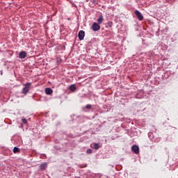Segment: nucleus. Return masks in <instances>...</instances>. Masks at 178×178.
Returning <instances> with one entry per match:
<instances>
[{"mask_svg":"<svg viewBox=\"0 0 178 178\" xmlns=\"http://www.w3.org/2000/svg\"><path fill=\"white\" fill-rule=\"evenodd\" d=\"M30 86H31V83H26L24 85V87L22 89V94H24V95H27V92L30 91Z\"/></svg>","mask_w":178,"mask_h":178,"instance_id":"f257e3e1","label":"nucleus"},{"mask_svg":"<svg viewBox=\"0 0 178 178\" xmlns=\"http://www.w3.org/2000/svg\"><path fill=\"white\" fill-rule=\"evenodd\" d=\"M134 13L140 22L144 20V16H143V14L138 10H135Z\"/></svg>","mask_w":178,"mask_h":178,"instance_id":"f03ea898","label":"nucleus"},{"mask_svg":"<svg viewBox=\"0 0 178 178\" xmlns=\"http://www.w3.org/2000/svg\"><path fill=\"white\" fill-rule=\"evenodd\" d=\"M92 29L93 31H99L101 30V26L97 22H94L92 25Z\"/></svg>","mask_w":178,"mask_h":178,"instance_id":"7ed1b4c3","label":"nucleus"},{"mask_svg":"<svg viewBox=\"0 0 178 178\" xmlns=\"http://www.w3.org/2000/svg\"><path fill=\"white\" fill-rule=\"evenodd\" d=\"M78 37L79 38V41H83V40H84V37H86V32H84V31H79L78 33Z\"/></svg>","mask_w":178,"mask_h":178,"instance_id":"20e7f679","label":"nucleus"},{"mask_svg":"<svg viewBox=\"0 0 178 178\" xmlns=\"http://www.w3.org/2000/svg\"><path fill=\"white\" fill-rule=\"evenodd\" d=\"M131 149L133 152H134V154H140V147H138V145H134L131 147Z\"/></svg>","mask_w":178,"mask_h":178,"instance_id":"39448f33","label":"nucleus"},{"mask_svg":"<svg viewBox=\"0 0 178 178\" xmlns=\"http://www.w3.org/2000/svg\"><path fill=\"white\" fill-rule=\"evenodd\" d=\"M27 56V53L26 51H21L19 54V59H24L26 58V57Z\"/></svg>","mask_w":178,"mask_h":178,"instance_id":"423d86ee","label":"nucleus"},{"mask_svg":"<svg viewBox=\"0 0 178 178\" xmlns=\"http://www.w3.org/2000/svg\"><path fill=\"white\" fill-rule=\"evenodd\" d=\"M77 90V88L76 87L75 84L70 85L69 86V90L72 91V92H74Z\"/></svg>","mask_w":178,"mask_h":178,"instance_id":"0eeeda50","label":"nucleus"},{"mask_svg":"<svg viewBox=\"0 0 178 178\" xmlns=\"http://www.w3.org/2000/svg\"><path fill=\"white\" fill-rule=\"evenodd\" d=\"M54 92V90H52V88H45V93L47 95H51Z\"/></svg>","mask_w":178,"mask_h":178,"instance_id":"6e6552de","label":"nucleus"},{"mask_svg":"<svg viewBox=\"0 0 178 178\" xmlns=\"http://www.w3.org/2000/svg\"><path fill=\"white\" fill-rule=\"evenodd\" d=\"M104 22V16L99 15V18L97 19V24H102Z\"/></svg>","mask_w":178,"mask_h":178,"instance_id":"1a4fd4ad","label":"nucleus"},{"mask_svg":"<svg viewBox=\"0 0 178 178\" xmlns=\"http://www.w3.org/2000/svg\"><path fill=\"white\" fill-rule=\"evenodd\" d=\"M91 147L93 148V149H99V145L98 143H94L92 145H91Z\"/></svg>","mask_w":178,"mask_h":178,"instance_id":"9d476101","label":"nucleus"},{"mask_svg":"<svg viewBox=\"0 0 178 178\" xmlns=\"http://www.w3.org/2000/svg\"><path fill=\"white\" fill-rule=\"evenodd\" d=\"M47 163H42L40 165V170H45V169H47Z\"/></svg>","mask_w":178,"mask_h":178,"instance_id":"9b49d317","label":"nucleus"},{"mask_svg":"<svg viewBox=\"0 0 178 178\" xmlns=\"http://www.w3.org/2000/svg\"><path fill=\"white\" fill-rule=\"evenodd\" d=\"M13 152L14 154H17V152H20V149L17 147H15L13 148Z\"/></svg>","mask_w":178,"mask_h":178,"instance_id":"f8f14e48","label":"nucleus"},{"mask_svg":"<svg viewBox=\"0 0 178 178\" xmlns=\"http://www.w3.org/2000/svg\"><path fill=\"white\" fill-rule=\"evenodd\" d=\"M107 27H113V22H108L106 24Z\"/></svg>","mask_w":178,"mask_h":178,"instance_id":"ddd939ff","label":"nucleus"},{"mask_svg":"<svg viewBox=\"0 0 178 178\" xmlns=\"http://www.w3.org/2000/svg\"><path fill=\"white\" fill-rule=\"evenodd\" d=\"M22 122L24 124H27L28 123L27 119H26L25 118H22Z\"/></svg>","mask_w":178,"mask_h":178,"instance_id":"4468645a","label":"nucleus"},{"mask_svg":"<svg viewBox=\"0 0 178 178\" xmlns=\"http://www.w3.org/2000/svg\"><path fill=\"white\" fill-rule=\"evenodd\" d=\"M148 137L150 140H154V135L152 134V133H149L148 134Z\"/></svg>","mask_w":178,"mask_h":178,"instance_id":"2eb2a0df","label":"nucleus"},{"mask_svg":"<svg viewBox=\"0 0 178 178\" xmlns=\"http://www.w3.org/2000/svg\"><path fill=\"white\" fill-rule=\"evenodd\" d=\"M86 154H92V149H88L86 150Z\"/></svg>","mask_w":178,"mask_h":178,"instance_id":"dca6fc26","label":"nucleus"},{"mask_svg":"<svg viewBox=\"0 0 178 178\" xmlns=\"http://www.w3.org/2000/svg\"><path fill=\"white\" fill-rule=\"evenodd\" d=\"M86 109H91V105L90 104H87L86 106Z\"/></svg>","mask_w":178,"mask_h":178,"instance_id":"f3484780","label":"nucleus"},{"mask_svg":"<svg viewBox=\"0 0 178 178\" xmlns=\"http://www.w3.org/2000/svg\"><path fill=\"white\" fill-rule=\"evenodd\" d=\"M109 166H111V168H114L115 165L109 164Z\"/></svg>","mask_w":178,"mask_h":178,"instance_id":"a211bd4d","label":"nucleus"},{"mask_svg":"<svg viewBox=\"0 0 178 178\" xmlns=\"http://www.w3.org/2000/svg\"><path fill=\"white\" fill-rule=\"evenodd\" d=\"M150 148H151V149H152V148H154V146H151Z\"/></svg>","mask_w":178,"mask_h":178,"instance_id":"6ab92c4d","label":"nucleus"},{"mask_svg":"<svg viewBox=\"0 0 178 178\" xmlns=\"http://www.w3.org/2000/svg\"><path fill=\"white\" fill-rule=\"evenodd\" d=\"M67 20H70V17H68V18H67Z\"/></svg>","mask_w":178,"mask_h":178,"instance_id":"aec40b11","label":"nucleus"},{"mask_svg":"<svg viewBox=\"0 0 178 178\" xmlns=\"http://www.w3.org/2000/svg\"><path fill=\"white\" fill-rule=\"evenodd\" d=\"M174 130H176V127H173Z\"/></svg>","mask_w":178,"mask_h":178,"instance_id":"412c9836","label":"nucleus"},{"mask_svg":"<svg viewBox=\"0 0 178 178\" xmlns=\"http://www.w3.org/2000/svg\"><path fill=\"white\" fill-rule=\"evenodd\" d=\"M2 74H3V72H2V71H1V74L2 75Z\"/></svg>","mask_w":178,"mask_h":178,"instance_id":"4be33fe9","label":"nucleus"}]
</instances>
